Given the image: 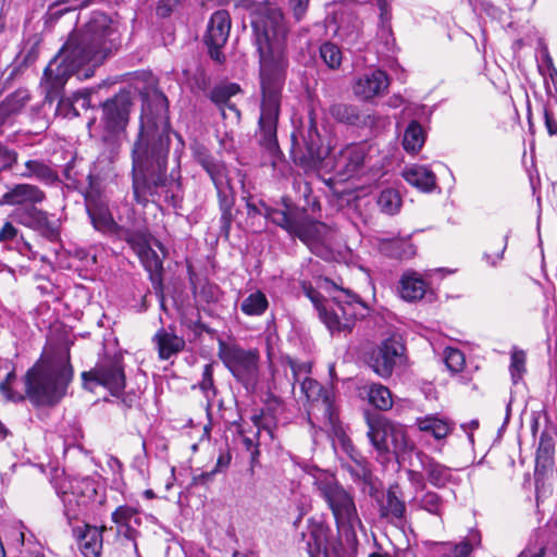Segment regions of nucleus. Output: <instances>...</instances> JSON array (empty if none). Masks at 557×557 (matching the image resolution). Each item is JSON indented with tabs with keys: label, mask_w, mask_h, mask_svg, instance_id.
Masks as SVG:
<instances>
[{
	"label": "nucleus",
	"mask_w": 557,
	"mask_h": 557,
	"mask_svg": "<svg viewBox=\"0 0 557 557\" xmlns=\"http://www.w3.org/2000/svg\"><path fill=\"white\" fill-rule=\"evenodd\" d=\"M250 12L255 44L259 52L261 103L258 140L269 151L277 150L276 128L288 60L285 53L287 28L281 10L268 1L244 4Z\"/></svg>",
	"instance_id": "f257e3e1"
},
{
	"label": "nucleus",
	"mask_w": 557,
	"mask_h": 557,
	"mask_svg": "<svg viewBox=\"0 0 557 557\" xmlns=\"http://www.w3.org/2000/svg\"><path fill=\"white\" fill-rule=\"evenodd\" d=\"M166 97L159 91L147 97L140 116L137 139L132 150L133 194L137 203L146 206L156 197L174 198L180 182L165 175L171 128Z\"/></svg>",
	"instance_id": "f03ea898"
},
{
	"label": "nucleus",
	"mask_w": 557,
	"mask_h": 557,
	"mask_svg": "<svg viewBox=\"0 0 557 557\" xmlns=\"http://www.w3.org/2000/svg\"><path fill=\"white\" fill-rule=\"evenodd\" d=\"M115 47V29L108 16L97 13L86 28L70 35L58 55L45 69L41 88L45 101L59 100L57 112L71 103L62 99L63 88L69 78L91 60L106 58Z\"/></svg>",
	"instance_id": "7ed1b4c3"
},
{
	"label": "nucleus",
	"mask_w": 557,
	"mask_h": 557,
	"mask_svg": "<svg viewBox=\"0 0 557 557\" xmlns=\"http://www.w3.org/2000/svg\"><path fill=\"white\" fill-rule=\"evenodd\" d=\"M72 379L70 356L65 352L55 354L38 360L27 371L25 394L14 387V370L8 372L5 380L0 383V392L12 401L24 400L27 396L36 406H54L65 396Z\"/></svg>",
	"instance_id": "20e7f679"
},
{
	"label": "nucleus",
	"mask_w": 557,
	"mask_h": 557,
	"mask_svg": "<svg viewBox=\"0 0 557 557\" xmlns=\"http://www.w3.org/2000/svg\"><path fill=\"white\" fill-rule=\"evenodd\" d=\"M331 300L319 309V315L332 335L350 333L358 317H364L369 310L366 302L348 289L336 285Z\"/></svg>",
	"instance_id": "39448f33"
},
{
	"label": "nucleus",
	"mask_w": 557,
	"mask_h": 557,
	"mask_svg": "<svg viewBox=\"0 0 557 557\" xmlns=\"http://www.w3.org/2000/svg\"><path fill=\"white\" fill-rule=\"evenodd\" d=\"M191 151L196 162L208 173L218 190L221 233L227 237L233 221L234 196L228 188L226 166L222 161L214 159L209 150L200 144L193 145Z\"/></svg>",
	"instance_id": "423d86ee"
},
{
	"label": "nucleus",
	"mask_w": 557,
	"mask_h": 557,
	"mask_svg": "<svg viewBox=\"0 0 557 557\" xmlns=\"http://www.w3.org/2000/svg\"><path fill=\"white\" fill-rule=\"evenodd\" d=\"M314 485L320 497L326 503L339 529L354 530L361 524L354 494L339 484L335 478L318 479Z\"/></svg>",
	"instance_id": "0eeeda50"
},
{
	"label": "nucleus",
	"mask_w": 557,
	"mask_h": 557,
	"mask_svg": "<svg viewBox=\"0 0 557 557\" xmlns=\"http://www.w3.org/2000/svg\"><path fill=\"white\" fill-rule=\"evenodd\" d=\"M218 355L238 382L247 389L255 387L259 375L260 357L257 349H244L221 341Z\"/></svg>",
	"instance_id": "6e6552de"
},
{
	"label": "nucleus",
	"mask_w": 557,
	"mask_h": 557,
	"mask_svg": "<svg viewBox=\"0 0 557 557\" xmlns=\"http://www.w3.org/2000/svg\"><path fill=\"white\" fill-rule=\"evenodd\" d=\"M58 495L63 503L64 516L72 524V521L78 520L85 513L87 506L95 499L97 485L90 478L69 479L60 484Z\"/></svg>",
	"instance_id": "1a4fd4ad"
},
{
	"label": "nucleus",
	"mask_w": 557,
	"mask_h": 557,
	"mask_svg": "<svg viewBox=\"0 0 557 557\" xmlns=\"http://www.w3.org/2000/svg\"><path fill=\"white\" fill-rule=\"evenodd\" d=\"M300 391L310 403L308 417L321 422V428L336 432L337 413L333 405V394L311 377H305L300 383Z\"/></svg>",
	"instance_id": "9d476101"
},
{
	"label": "nucleus",
	"mask_w": 557,
	"mask_h": 557,
	"mask_svg": "<svg viewBox=\"0 0 557 557\" xmlns=\"http://www.w3.org/2000/svg\"><path fill=\"white\" fill-rule=\"evenodd\" d=\"M84 386L92 391L101 385L113 396H119L125 388V373L122 358L119 356L104 357L89 371L83 372Z\"/></svg>",
	"instance_id": "9b49d317"
},
{
	"label": "nucleus",
	"mask_w": 557,
	"mask_h": 557,
	"mask_svg": "<svg viewBox=\"0 0 557 557\" xmlns=\"http://www.w3.org/2000/svg\"><path fill=\"white\" fill-rule=\"evenodd\" d=\"M330 235L331 228L326 224L301 212L292 237L299 238L313 253L324 257Z\"/></svg>",
	"instance_id": "f8f14e48"
},
{
	"label": "nucleus",
	"mask_w": 557,
	"mask_h": 557,
	"mask_svg": "<svg viewBox=\"0 0 557 557\" xmlns=\"http://www.w3.org/2000/svg\"><path fill=\"white\" fill-rule=\"evenodd\" d=\"M231 32V17L227 11L219 10L214 12L208 23L205 35V42L209 49L210 57L222 63L224 54L222 48L225 46Z\"/></svg>",
	"instance_id": "ddd939ff"
},
{
	"label": "nucleus",
	"mask_w": 557,
	"mask_h": 557,
	"mask_svg": "<svg viewBox=\"0 0 557 557\" xmlns=\"http://www.w3.org/2000/svg\"><path fill=\"white\" fill-rule=\"evenodd\" d=\"M404 346L395 338L383 341L371 354V368L381 377L391 376L397 360L404 354Z\"/></svg>",
	"instance_id": "4468645a"
},
{
	"label": "nucleus",
	"mask_w": 557,
	"mask_h": 557,
	"mask_svg": "<svg viewBox=\"0 0 557 557\" xmlns=\"http://www.w3.org/2000/svg\"><path fill=\"white\" fill-rule=\"evenodd\" d=\"M131 99L127 94H120L103 103V121L111 132L124 129L128 121Z\"/></svg>",
	"instance_id": "2eb2a0df"
},
{
	"label": "nucleus",
	"mask_w": 557,
	"mask_h": 557,
	"mask_svg": "<svg viewBox=\"0 0 557 557\" xmlns=\"http://www.w3.org/2000/svg\"><path fill=\"white\" fill-rule=\"evenodd\" d=\"M112 521L116 524L119 535H123L134 553L138 555L136 537L138 535L137 527L141 523V518L136 508L131 506H120L112 513Z\"/></svg>",
	"instance_id": "dca6fc26"
},
{
	"label": "nucleus",
	"mask_w": 557,
	"mask_h": 557,
	"mask_svg": "<svg viewBox=\"0 0 557 557\" xmlns=\"http://www.w3.org/2000/svg\"><path fill=\"white\" fill-rule=\"evenodd\" d=\"M389 86L387 74L381 70L367 72L359 76L354 83V94L363 99L370 100L384 94Z\"/></svg>",
	"instance_id": "f3484780"
},
{
	"label": "nucleus",
	"mask_w": 557,
	"mask_h": 557,
	"mask_svg": "<svg viewBox=\"0 0 557 557\" xmlns=\"http://www.w3.org/2000/svg\"><path fill=\"white\" fill-rule=\"evenodd\" d=\"M337 544L331 529L322 523H317L310 530L307 552L309 557H331L336 553Z\"/></svg>",
	"instance_id": "a211bd4d"
},
{
	"label": "nucleus",
	"mask_w": 557,
	"mask_h": 557,
	"mask_svg": "<svg viewBox=\"0 0 557 557\" xmlns=\"http://www.w3.org/2000/svg\"><path fill=\"white\" fill-rule=\"evenodd\" d=\"M304 144L306 147V154L301 157L295 156V161L304 166H312L322 162L329 154V149L323 146L321 136L317 126L311 123L302 135Z\"/></svg>",
	"instance_id": "6ab92c4d"
},
{
	"label": "nucleus",
	"mask_w": 557,
	"mask_h": 557,
	"mask_svg": "<svg viewBox=\"0 0 557 557\" xmlns=\"http://www.w3.org/2000/svg\"><path fill=\"white\" fill-rule=\"evenodd\" d=\"M104 530V527L99 529L89 524L73 528V535L85 557H100L102 549V532Z\"/></svg>",
	"instance_id": "aec40b11"
},
{
	"label": "nucleus",
	"mask_w": 557,
	"mask_h": 557,
	"mask_svg": "<svg viewBox=\"0 0 557 557\" xmlns=\"http://www.w3.org/2000/svg\"><path fill=\"white\" fill-rule=\"evenodd\" d=\"M417 457L420 461L421 469L425 473L428 482L437 487L443 488L454 480L453 470L445 465L440 463L434 458L419 451Z\"/></svg>",
	"instance_id": "412c9836"
},
{
	"label": "nucleus",
	"mask_w": 557,
	"mask_h": 557,
	"mask_svg": "<svg viewBox=\"0 0 557 557\" xmlns=\"http://www.w3.org/2000/svg\"><path fill=\"white\" fill-rule=\"evenodd\" d=\"M45 199V193L35 185L16 184L3 194L1 203L9 206L36 205Z\"/></svg>",
	"instance_id": "4be33fe9"
},
{
	"label": "nucleus",
	"mask_w": 557,
	"mask_h": 557,
	"mask_svg": "<svg viewBox=\"0 0 557 557\" xmlns=\"http://www.w3.org/2000/svg\"><path fill=\"white\" fill-rule=\"evenodd\" d=\"M158 355L161 360H168L185 348L183 337L176 335L172 330L161 327L152 337Z\"/></svg>",
	"instance_id": "5701e85b"
},
{
	"label": "nucleus",
	"mask_w": 557,
	"mask_h": 557,
	"mask_svg": "<svg viewBox=\"0 0 557 557\" xmlns=\"http://www.w3.org/2000/svg\"><path fill=\"white\" fill-rule=\"evenodd\" d=\"M481 544V534L476 530H471L468 535L459 543H441L437 547L438 557H469Z\"/></svg>",
	"instance_id": "b1692460"
},
{
	"label": "nucleus",
	"mask_w": 557,
	"mask_h": 557,
	"mask_svg": "<svg viewBox=\"0 0 557 557\" xmlns=\"http://www.w3.org/2000/svg\"><path fill=\"white\" fill-rule=\"evenodd\" d=\"M398 293L407 301L420 300L426 293V283L418 273L407 271L399 280Z\"/></svg>",
	"instance_id": "393cba45"
},
{
	"label": "nucleus",
	"mask_w": 557,
	"mask_h": 557,
	"mask_svg": "<svg viewBox=\"0 0 557 557\" xmlns=\"http://www.w3.org/2000/svg\"><path fill=\"white\" fill-rule=\"evenodd\" d=\"M416 425L419 431L432 435L435 440L447 437L454 428V424L445 418L437 414H426L416 419Z\"/></svg>",
	"instance_id": "a878e982"
},
{
	"label": "nucleus",
	"mask_w": 557,
	"mask_h": 557,
	"mask_svg": "<svg viewBox=\"0 0 557 557\" xmlns=\"http://www.w3.org/2000/svg\"><path fill=\"white\" fill-rule=\"evenodd\" d=\"M331 114L338 122L355 126H371L373 117L371 115L360 114L355 106L346 103H336L331 108Z\"/></svg>",
	"instance_id": "bb28decb"
},
{
	"label": "nucleus",
	"mask_w": 557,
	"mask_h": 557,
	"mask_svg": "<svg viewBox=\"0 0 557 557\" xmlns=\"http://www.w3.org/2000/svg\"><path fill=\"white\" fill-rule=\"evenodd\" d=\"M260 205L264 209L265 219L271 220L274 224L285 230L290 236L293 235L301 213L292 211L288 207L285 210L274 209L262 200H260Z\"/></svg>",
	"instance_id": "cd10ccee"
},
{
	"label": "nucleus",
	"mask_w": 557,
	"mask_h": 557,
	"mask_svg": "<svg viewBox=\"0 0 557 557\" xmlns=\"http://www.w3.org/2000/svg\"><path fill=\"white\" fill-rule=\"evenodd\" d=\"M403 177L410 185L423 190L430 191L435 186V174L423 165H412L403 172Z\"/></svg>",
	"instance_id": "c85d7f7f"
},
{
	"label": "nucleus",
	"mask_w": 557,
	"mask_h": 557,
	"mask_svg": "<svg viewBox=\"0 0 557 557\" xmlns=\"http://www.w3.org/2000/svg\"><path fill=\"white\" fill-rule=\"evenodd\" d=\"M398 485H392L386 492V502L381 506V516L391 521H401L406 516V503L398 496Z\"/></svg>",
	"instance_id": "c756f323"
},
{
	"label": "nucleus",
	"mask_w": 557,
	"mask_h": 557,
	"mask_svg": "<svg viewBox=\"0 0 557 557\" xmlns=\"http://www.w3.org/2000/svg\"><path fill=\"white\" fill-rule=\"evenodd\" d=\"M368 437L375 448V450L380 455H386L391 451V445L388 442V433H387V420L386 419H377L376 421H372L368 423Z\"/></svg>",
	"instance_id": "7c9ffc66"
},
{
	"label": "nucleus",
	"mask_w": 557,
	"mask_h": 557,
	"mask_svg": "<svg viewBox=\"0 0 557 557\" xmlns=\"http://www.w3.org/2000/svg\"><path fill=\"white\" fill-rule=\"evenodd\" d=\"M88 215L94 227L102 233H114L117 230L112 214L108 207L103 205H89L87 207Z\"/></svg>",
	"instance_id": "2f4dec72"
},
{
	"label": "nucleus",
	"mask_w": 557,
	"mask_h": 557,
	"mask_svg": "<svg viewBox=\"0 0 557 557\" xmlns=\"http://www.w3.org/2000/svg\"><path fill=\"white\" fill-rule=\"evenodd\" d=\"M418 509L424 510L442 520L444 515L445 500L433 491H423L420 496H414L411 500Z\"/></svg>",
	"instance_id": "473e14b6"
},
{
	"label": "nucleus",
	"mask_w": 557,
	"mask_h": 557,
	"mask_svg": "<svg viewBox=\"0 0 557 557\" xmlns=\"http://www.w3.org/2000/svg\"><path fill=\"white\" fill-rule=\"evenodd\" d=\"M25 178H35L37 181L51 184L57 181V173L42 160H28L24 164V171L20 174Z\"/></svg>",
	"instance_id": "72a5a7b5"
},
{
	"label": "nucleus",
	"mask_w": 557,
	"mask_h": 557,
	"mask_svg": "<svg viewBox=\"0 0 557 557\" xmlns=\"http://www.w3.org/2000/svg\"><path fill=\"white\" fill-rule=\"evenodd\" d=\"M425 141V133L421 124L417 121H411L406 127L403 137V147L407 152H418Z\"/></svg>",
	"instance_id": "f704fd0d"
},
{
	"label": "nucleus",
	"mask_w": 557,
	"mask_h": 557,
	"mask_svg": "<svg viewBox=\"0 0 557 557\" xmlns=\"http://www.w3.org/2000/svg\"><path fill=\"white\" fill-rule=\"evenodd\" d=\"M269 308V300L265 294L261 290H256L249 294L240 302V310L244 314L249 317H260Z\"/></svg>",
	"instance_id": "c9c22d12"
},
{
	"label": "nucleus",
	"mask_w": 557,
	"mask_h": 557,
	"mask_svg": "<svg viewBox=\"0 0 557 557\" xmlns=\"http://www.w3.org/2000/svg\"><path fill=\"white\" fill-rule=\"evenodd\" d=\"M387 433L391 450L395 454L405 453L411 448L404 425L387 420Z\"/></svg>",
	"instance_id": "e433bc0d"
},
{
	"label": "nucleus",
	"mask_w": 557,
	"mask_h": 557,
	"mask_svg": "<svg viewBox=\"0 0 557 557\" xmlns=\"http://www.w3.org/2000/svg\"><path fill=\"white\" fill-rule=\"evenodd\" d=\"M376 203L381 212L387 215H394L399 212L403 200L396 189L385 188L379 194Z\"/></svg>",
	"instance_id": "4c0bfd02"
},
{
	"label": "nucleus",
	"mask_w": 557,
	"mask_h": 557,
	"mask_svg": "<svg viewBox=\"0 0 557 557\" xmlns=\"http://www.w3.org/2000/svg\"><path fill=\"white\" fill-rule=\"evenodd\" d=\"M350 458L351 462L343 463V468L351 474V476L356 481L370 482L371 480V470L368 466V462L358 454H355L351 448Z\"/></svg>",
	"instance_id": "58836bf2"
},
{
	"label": "nucleus",
	"mask_w": 557,
	"mask_h": 557,
	"mask_svg": "<svg viewBox=\"0 0 557 557\" xmlns=\"http://www.w3.org/2000/svg\"><path fill=\"white\" fill-rule=\"evenodd\" d=\"M368 399L380 410H388L393 406L391 391L382 384H371L368 388Z\"/></svg>",
	"instance_id": "ea45409f"
},
{
	"label": "nucleus",
	"mask_w": 557,
	"mask_h": 557,
	"mask_svg": "<svg viewBox=\"0 0 557 557\" xmlns=\"http://www.w3.org/2000/svg\"><path fill=\"white\" fill-rule=\"evenodd\" d=\"M364 151L361 147H347L341 156V162L344 163L346 173L352 174L358 171L364 162Z\"/></svg>",
	"instance_id": "a19ab883"
},
{
	"label": "nucleus",
	"mask_w": 557,
	"mask_h": 557,
	"mask_svg": "<svg viewBox=\"0 0 557 557\" xmlns=\"http://www.w3.org/2000/svg\"><path fill=\"white\" fill-rule=\"evenodd\" d=\"M239 87L236 84L221 85L214 87L210 91V99L218 106H226L228 109L235 111L238 114L235 106L230 103L232 96L237 94Z\"/></svg>",
	"instance_id": "79ce46f5"
},
{
	"label": "nucleus",
	"mask_w": 557,
	"mask_h": 557,
	"mask_svg": "<svg viewBox=\"0 0 557 557\" xmlns=\"http://www.w3.org/2000/svg\"><path fill=\"white\" fill-rule=\"evenodd\" d=\"M30 96L27 89H18L10 95L0 107V115L3 113H15L20 111L29 100Z\"/></svg>",
	"instance_id": "37998d69"
},
{
	"label": "nucleus",
	"mask_w": 557,
	"mask_h": 557,
	"mask_svg": "<svg viewBox=\"0 0 557 557\" xmlns=\"http://www.w3.org/2000/svg\"><path fill=\"white\" fill-rule=\"evenodd\" d=\"M123 237L132 247V249L136 252V255H138L140 251H143L145 248L151 245V236L146 230H127L123 234Z\"/></svg>",
	"instance_id": "c03bdc74"
},
{
	"label": "nucleus",
	"mask_w": 557,
	"mask_h": 557,
	"mask_svg": "<svg viewBox=\"0 0 557 557\" xmlns=\"http://www.w3.org/2000/svg\"><path fill=\"white\" fill-rule=\"evenodd\" d=\"M199 388L203 393L208 407L212 406V399L216 395V389L213 382V364L207 363L202 370V379L199 382Z\"/></svg>",
	"instance_id": "a18cd8bd"
},
{
	"label": "nucleus",
	"mask_w": 557,
	"mask_h": 557,
	"mask_svg": "<svg viewBox=\"0 0 557 557\" xmlns=\"http://www.w3.org/2000/svg\"><path fill=\"white\" fill-rule=\"evenodd\" d=\"M143 265L150 273V276L157 275L162 270V260L158 253L151 248V245L140 251L138 255Z\"/></svg>",
	"instance_id": "49530a36"
},
{
	"label": "nucleus",
	"mask_w": 557,
	"mask_h": 557,
	"mask_svg": "<svg viewBox=\"0 0 557 557\" xmlns=\"http://www.w3.org/2000/svg\"><path fill=\"white\" fill-rule=\"evenodd\" d=\"M525 352L518 348H513L510 354V375L515 384L522 377L525 372Z\"/></svg>",
	"instance_id": "de8ad7c7"
},
{
	"label": "nucleus",
	"mask_w": 557,
	"mask_h": 557,
	"mask_svg": "<svg viewBox=\"0 0 557 557\" xmlns=\"http://www.w3.org/2000/svg\"><path fill=\"white\" fill-rule=\"evenodd\" d=\"M320 55L330 69H337L342 63V51L335 44H323L320 47Z\"/></svg>",
	"instance_id": "09e8293b"
},
{
	"label": "nucleus",
	"mask_w": 557,
	"mask_h": 557,
	"mask_svg": "<svg viewBox=\"0 0 557 557\" xmlns=\"http://www.w3.org/2000/svg\"><path fill=\"white\" fill-rule=\"evenodd\" d=\"M444 362L449 371L460 372L466 363L465 355L459 349L447 347L444 350Z\"/></svg>",
	"instance_id": "8fccbe9b"
},
{
	"label": "nucleus",
	"mask_w": 557,
	"mask_h": 557,
	"mask_svg": "<svg viewBox=\"0 0 557 557\" xmlns=\"http://www.w3.org/2000/svg\"><path fill=\"white\" fill-rule=\"evenodd\" d=\"M392 256L398 259H408L416 255V248L409 240L398 239L392 242Z\"/></svg>",
	"instance_id": "3c124183"
},
{
	"label": "nucleus",
	"mask_w": 557,
	"mask_h": 557,
	"mask_svg": "<svg viewBox=\"0 0 557 557\" xmlns=\"http://www.w3.org/2000/svg\"><path fill=\"white\" fill-rule=\"evenodd\" d=\"M555 451V445L552 436L547 433H543L540 437L537 456L536 459L540 461L541 459L547 460L553 457Z\"/></svg>",
	"instance_id": "603ef678"
},
{
	"label": "nucleus",
	"mask_w": 557,
	"mask_h": 557,
	"mask_svg": "<svg viewBox=\"0 0 557 557\" xmlns=\"http://www.w3.org/2000/svg\"><path fill=\"white\" fill-rule=\"evenodd\" d=\"M360 25L357 20L350 26L339 24L337 27V35L347 44H355L359 38Z\"/></svg>",
	"instance_id": "864d4df0"
},
{
	"label": "nucleus",
	"mask_w": 557,
	"mask_h": 557,
	"mask_svg": "<svg viewBox=\"0 0 557 557\" xmlns=\"http://www.w3.org/2000/svg\"><path fill=\"white\" fill-rule=\"evenodd\" d=\"M407 479L410 482V484L417 490V491H425L426 486V476L425 473L422 471H417L412 469L406 470Z\"/></svg>",
	"instance_id": "5fc2aeb1"
},
{
	"label": "nucleus",
	"mask_w": 557,
	"mask_h": 557,
	"mask_svg": "<svg viewBox=\"0 0 557 557\" xmlns=\"http://www.w3.org/2000/svg\"><path fill=\"white\" fill-rule=\"evenodd\" d=\"M289 364H290L292 372H293L294 383L295 382L301 383V381L305 377H308V374L311 371V366L307 362L297 363L296 361H290Z\"/></svg>",
	"instance_id": "6e6d98bb"
},
{
	"label": "nucleus",
	"mask_w": 557,
	"mask_h": 557,
	"mask_svg": "<svg viewBox=\"0 0 557 557\" xmlns=\"http://www.w3.org/2000/svg\"><path fill=\"white\" fill-rule=\"evenodd\" d=\"M182 2L183 0H160L157 7V14L161 17H165Z\"/></svg>",
	"instance_id": "4d7b16f0"
},
{
	"label": "nucleus",
	"mask_w": 557,
	"mask_h": 557,
	"mask_svg": "<svg viewBox=\"0 0 557 557\" xmlns=\"http://www.w3.org/2000/svg\"><path fill=\"white\" fill-rule=\"evenodd\" d=\"M309 0H289L290 9L297 21H300L308 9Z\"/></svg>",
	"instance_id": "13d9d810"
},
{
	"label": "nucleus",
	"mask_w": 557,
	"mask_h": 557,
	"mask_svg": "<svg viewBox=\"0 0 557 557\" xmlns=\"http://www.w3.org/2000/svg\"><path fill=\"white\" fill-rule=\"evenodd\" d=\"M506 247H507V236H505L500 244H499V251L497 253H495V256L488 253V252H485L484 253V259L486 260V262L493 267H495L498 261H500L503 259V255L506 250Z\"/></svg>",
	"instance_id": "bf43d9fd"
},
{
	"label": "nucleus",
	"mask_w": 557,
	"mask_h": 557,
	"mask_svg": "<svg viewBox=\"0 0 557 557\" xmlns=\"http://www.w3.org/2000/svg\"><path fill=\"white\" fill-rule=\"evenodd\" d=\"M0 157L3 162V168H12L17 163V152L7 148H0Z\"/></svg>",
	"instance_id": "052dcab7"
},
{
	"label": "nucleus",
	"mask_w": 557,
	"mask_h": 557,
	"mask_svg": "<svg viewBox=\"0 0 557 557\" xmlns=\"http://www.w3.org/2000/svg\"><path fill=\"white\" fill-rule=\"evenodd\" d=\"M17 234V230L13 226L12 223L7 222L0 230V242H10Z\"/></svg>",
	"instance_id": "680f3d73"
},
{
	"label": "nucleus",
	"mask_w": 557,
	"mask_h": 557,
	"mask_svg": "<svg viewBox=\"0 0 557 557\" xmlns=\"http://www.w3.org/2000/svg\"><path fill=\"white\" fill-rule=\"evenodd\" d=\"M545 125L549 135L557 134V122L548 108L544 109Z\"/></svg>",
	"instance_id": "e2e57ef3"
},
{
	"label": "nucleus",
	"mask_w": 557,
	"mask_h": 557,
	"mask_svg": "<svg viewBox=\"0 0 557 557\" xmlns=\"http://www.w3.org/2000/svg\"><path fill=\"white\" fill-rule=\"evenodd\" d=\"M216 474V471L213 469L211 471L202 472L193 478V483L195 485H205L213 480V476Z\"/></svg>",
	"instance_id": "0e129e2a"
},
{
	"label": "nucleus",
	"mask_w": 557,
	"mask_h": 557,
	"mask_svg": "<svg viewBox=\"0 0 557 557\" xmlns=\"http://www.w3.org/2000/svg\"><path fill=\"white\" fill-rule=\"evenodd\" d=\"M231 462V455L228 451L221 453L218 457L214 470L218 472L225 470Z\"/></svg>",
	"instance_id": "69168bd1"
},
{
	"label": "nucleus",
	"mask_w": 557,
	"mask_h": 557,
	"mask_svg": "<svg viewBox=\"0 0 557 557\" xmlns=\"http://www.w3.org/2000/svg\"><path fill=\"white\" fill-rule=\"evenodd\" d=\"M247 213L249 216L255 215H264V209L260 205V201L258 203H253L251 201L247 202Z\"/></svg>",
	"instance_id": "338daca9"
},
{
	"label": "nucleus",
	"mask_w": 557,
	"mask_h": 557,
	"mask_svg": "<svg viewBox=\"0 0 557 557\" xmlns=\"http://www.w3.org/2000/svg\"><path fill=\"white\" fill-rule=\"evenodd\" d=\"M545 554L546 548L544 546H541L537 550H533L532 548L528 547L519 555V557H544Z\"/></svg>",
	"instance_id": "774afa93"
}]
</instances>
